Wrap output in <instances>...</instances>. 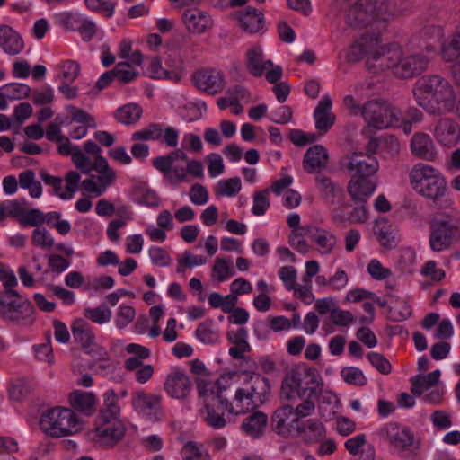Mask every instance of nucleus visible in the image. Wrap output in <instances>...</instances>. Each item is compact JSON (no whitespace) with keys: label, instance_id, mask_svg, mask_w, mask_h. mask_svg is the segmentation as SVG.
I'll use <instances>...</instances> for the list:
<instances>
[{"label":"nucleus","instance_id":"obj_1","mask_svg":"<svg viewBox=\"0 0 460 460\" xmlns=\"http://www.w3.org/2000/svg\"><path fill=\"white\" fill-rule=\"evenodd\" d=\"M412 93L417 104L430 115H445L456 108L455 90L441 75H428L420 77L413 84Z\"/></svg>","mask_w":460,"mask_h":460},{"label":"nucleus","instance_id":"obj_2","mask_svg":"<svg viewBox=\"0 0 460 460\" xmlns=\"http://www.w3.org/2000/svg\"><path fill=\"white\" fill-rule=\"evenodd\" d=\"M241 375L244 376V382L243 386L236 389L233 402L217 395L218 402L229 414L239 415L252 411L263 405L270 394L267 377L250 371H243Z\"/></svg>","mask_w":460,"mask_h":460},{"label":"nucleus","instance_id":"obj_3","mask_svg":"<svg viewBox=\"0 0 460 460\" xmlns=\"http://www.w3.org/2000/svg\"><path fill=\"white\" fill-rule=\"evenodd\" d=\"M396 15L390 3L377 0H349L345 10V22L352 28L369 25L381 30Z\"/></svg>","mask_w":460,"mask_h":460},{"label":"nucleus","instance_id":"obj_4","mask_svg":"<svg viewBox=\"0 0 460 460\" xmlns=\"http://www.w3.org/2000/svg\"><path fill=\"white\" fill-rule=\"evenodd\" d=\"M377 69H390L393 75L402 79H410L428 69L429 59L422 53H404L395 44L386 46L383 53L375 56Z\"/></svg>","mask_w":460,"mask_h":460},{"label":"nucleus","instance_id":"obj_5","mask_svg":"<svg viewBox=\"0 0 460 460\" xmlns=\"http://www.w3.org/2000/svg\"><path fill=\"white\" fill-rule=\"evenodd\" d=\"M119 413L116 394L110 389L104 394V402L96 420L94 439L97 442L112 447L122 439L125 427L119 420Z\"/></svg>","mask_w":460,"mask_h":460},{"label":"nucleus","instance_id":"obj_6","mask_svg":"<svg viewBox=\"0 0 460 460\" xmlns=\"http://www.w3.org/2000/svg\"><path fill=\"white\" fill-rule=\"evenodd\" d=\"M319 390L315 386H304L301 374L297 371L290 373V376L284 382L281 395L288 400L301 399L294 410L296 418L301 420L311 416L315 410V399Z\"/></svg>","mask_w":460,"mask_h":460},{"label":"nucleus","instance_id":"obj_7","mask_svg":"<svg viewBox=\"0 0 460 460\" xmlns=\"http://www.w3.org/2000/svg\"><path fill=\"white\" fill-rule=\"evenodd\" d=\"M40 427L48 436L61 438L79 431L81 423L71 409L56 407L41 415Z\"/></svg>","mask_w":460,"mask_h":460},{"label":"nucleus","instance_id":"obj_8","mask_svg":"<svg viewBox=\"0 0 460 460\" xmlns=\"http://www.w3.org/2000/svg\"><path fill=\"white\" fill-rule=\"evenodd\" d=\"M34 306L21 297L16 290L0 293V317L18 325H31L34 322Z\"/></svg>","mask_w":460,"mask_h":460},{"label":"nucleus","instance_id":"obj_9","mask_svg":"<svg viewBox=\"0 0 460 460\" xmlns=\"http://www.w3.org/2000/svg\"><path fill=\"white\" fill-rule=\"evenodd\" d=\"M383 440L388 441L402 457L413 456L420 449V441L407 428L389 422L376 431Z\"/></svg>","mask_w":460,"mask_h":460},{"label":"nucleus","instance_id":"obj_10","mask_svg":"<svg viewBox=\"0 0 460 460\" xmlns=\"http://www.w3.org/2000/svg\"><path fill=\"white\" fill-rule=\"evenodd\" d=\"M459 240V227L449 216L430 221L429 243L433 252L448 251Z\"/></svg>","mask_w":460,"mask_h":460},{"label":"nucleus","instance_id":"obj_11","mask_svg":"<svg viewBox=\"0 0 460 460\" xmlns=\"http://www.w3.org/2000/svg\"><path fill=\"white\" fill-rule=\"evenodd\" d=\"M361 116L367 124L377 129L396 126L401 111L382 100H371L363 104Z\"/></svg>","mask_w":460,"mask_h":460},{"label":"nucleus","instance_id":"obj_12","mask_svg":"<svg viewBox=\"0 0 460 460\" xmlns=\"http://www.w3.org/2000/svg\"><path fill=\"white\" fill-rule=\"evenodd\" d=\"M386 46L380 45L379 34L374 33L371 36L364 35L354 44L351 45L348 50L346 58L349 62H357L363 57H367V66L369 69L375 70V72L380 71L375 65L377 64L376 60V54L383 53V49Z\"/></svg>","mask_w":460,"mask_h":460},{"label":"nucleus","instance_id":"obj_13","mask_svg":"<svg viewBox=\"0 0 460 460\" xmlns=\"http://www.w3.org/2000/svg\"><path fill=\"white\" fill-rule=\"evenodd\" d=\"M98 174H91L82 181V188L94 197L102 196L116 181V172L112 169L105 157H100L95 163Z\"/></svg>","mask_w":460,"mask_h":460},{"label":"nucleus","instance_id":"obj_14","mask_svg":"<svg viewBox=\"0 0 460 460\" xmlns=\"http://www.w3.org/2000/svg\"><path fill=\"white\" fill-rule=\"evenodd\" d=\"M75 341H78L86 354L98 359H104L107 353L94 342V334L90 324L84 319H75L71 325Z\"/></svg>","mask_w":460,"mask_h":460},{"label":"nucleus","instance_id":"obj_15","mask_svg":"<svg viewBox=\"0 0 460 460\" xmlns=\"http://www.w3.org/2000/svg\"><path fill=\"white\" fill-rule=\"evenodd\" d=\"M192 81L199 90L210 95L221 93L226 84L223 73L216 68H205L195 72Z\"/></svg>","mask_w":460,"mask_h":460},{"label":"nucleus","instance_id":"obj_16","mask_svg":"<svg viewBox=\"0 0 460 460\" xmlns=\"http://www.w3.org/2000/svg\"><path fill=\"white\" fill-rule=\"evenodd\" d=\"M164 389L170 397L183 400L190 394L192 384L184 370L175 368L167 375Z\"/></svg>","mask_w":460,"mask_h":460},{"label":"nucleus","instance_id":"obj_17","mask_svg":"<svg viewBox=\"0 0 460 460\" xmlns=\"http://www.w3.org/2000/svg\"><path fill=\"white\" fill-rule=\"evenodd\" d=\"M295 436L299 437L305 444L312 445L321 442L326 435V429L323 423L314 418L298 420L294 422Z\"/></svg>","mask_w":460,"mask_h":460},{"label":"nucleus","instance_id":"obj_18","mask_svg":"<svg viewBox=\"0 0 460 460\" xmlns=\"http://www.w3.org/2000/svg\"><path fill=\"white\" fill-rule=\"evenodd\" d=\"M373 231L380 245L386 250L397 247L400 234L397 226L386 217H378L374 224Z\"/></svg>","mask_w":460,"mask_h":460},{"label":"nucleus","instance_id":"obj_19","mask_svg":"<svg viewBox=\"0 0 460 460\" xmlns=\"http://www.w3.org/2000/svg\"><path fill=\"white\" fill-rule=\"evenodd\" d=\"M433 135L441 146L453 147L460 140V126L452 119L443 118L434 125Z\"/></svg>","mask_w":460,"mask_h":460},{"label":"nucleus","instance_id":"obj_20","mask_svg":"<svg viewBox=\"0 0 460 460\" xmlns=\"http://www.w3.org/2000/svg\"><path fill=\"white\" fill-rule=\"evenodd\" d=\"M377 159L371 154L353 153L349 158L347 168L352 172L351 176L371 177L378 170Z\"/></svg>","mask_w":460,"mask_h":460},{"label":"nucleus","instance_id":"obj_21","mask_svg":"<svg viewBox=\"0 0 460 460\" xmlns=\"http://www.w3.org/2000/svg\"><path fill=\"white\" fill-rule=\"evenodd\" d=\"M182 22L187 31L193 34H203L213 27V20L210 15L198 8L186 9L181 15Z\"/></svg>","mask_w":460,"mask_h":460},{"label":"nucleus","instance_id":"obj_22","mask_svg":"<svg viewBox=\"0 0 460 460\" xmlns=\"http://www.w3.org/2000/svg\"><path fill=\"white\" fill-rule=\"evenodd\" d=\"M328 162L327 149L322 145H314L305 154L303 167L308 173H318L327 167Z\"/></svg>","mask_w":460,"mask_h":460},{"label":"nucleus","instance_id":"obj_23","mask_svg":"<svg viewBox=\"0 0 460 460\" xmlns=\"http://www.w3.org/2000/svg\"><path fill=\"white\" fill-rule=\"evenodd\" d=\"M293 414L294 409L290 405H284L279 407L274 411L271 417V421L273 429L277 434L284 437L295 436L294 422L296 421V417L293 418L290 421H288Z\"/></svg>","mask_w":460,"mask_h":460},{"label":"nucleus","instance_id":"obj_24","mask_svg":"<svg viewBox=\"0 0 460 460\" xmlns=\"http://www.w3.org/2000/svg\"><path fill=\"white\" fill-rule=\"evenodd\" d=\"M376 190V184L370 177L351 176L348 183V192L357 203H366Z\"/></svg>","mask_w":460,"mask_h":460},{"label":"nucleus","instance_id":"obj_25","mask_svg":"<svg viewBox=\"0 0 460 460\" xmlns=\"http://www.w3.org/2000/svg\"><path fill=\"white\" fill-rule=\"evenodd\" d=\"M410 147L414 155L423 160L435 161L438 156L435 144L430 136L426 133L414 134Z\"/></svg>","mask_w":460,"mask_h":460},{"label":"nucleus","instance_id":"obj_26","mask_svg":"<svg viewBox=\"0 0 460 460\" xmlns=\"http://www.w3.org/2000/svg\"><path fill=\"white\" fill-rule=\"evenodd\" d=\"M332 99L329 95H324L319 101L314 112L315 128L325 134L335 122V115L332 112Z\"/></svg>","mask_w":460,"mask_h":460},{"label":"nucleus","instance_id":"obj_27","mask_svg":"<svg viewBox=\"0 0 460 460\" xmlns=\"http://www.w3.org/2000/svg\"><path fill=\"white\" fill-rule=\"evenodd\" d=\"M268 416L262 411H254L244 418L240 425L241 431L247 437L261 438L266 430Z\"/></svg>","mask_w":460,"mask_h":460},{"label":"nucleus","instance_id":"obj_28","mask_svg":"<svg viewBox=\"0 0 460 460\" xmlns=\"http://www.w3.org/2000/svg\"><path fill=\"white\" fill-rule=\"evenodd\" d=\"M132 406L138 413L151 416L159 411L161 396L137 391L132 396Z\"/></svg>","mask_w":460,"mask_h":460},{"label":"nucleus","instance_id":"obj_29","mask_svg":"<svg viewBox=\"0 0 460 460\" xmlns=\"http://www.w3.org/2000/svg\"><path fill=\"white\" fill-rule=\"evenodd\" d=\"M234 17L240 27L250 33L259 32L263 28V14L256 9L246 7L244 10L236 12Z\"/></svg>","mask_w":460,"mask_h":460},{"label":"nucleus","instance_id":"obj_30","mask_svg":"<svg viewBox=\"0 0 460 460\" xmlns=\"http://www.w3.org/2000/svg\"><path fill=\"white\" fill-rule=\"evenodd\" d=\"M0 47L8 55L19 54L24 47L22 37L10 26H0Z\"/></svg>","mask_w":460,"mask_h":460},{"label":"nucleus","instance_id":"obj_31","mask_svg":"<svg viewBox=\"0 0 460 460\" xmlns=\"http://www.w3.org/2000/svg\"><path fill=\"white\" fill-rule=\"evenodd\" d=\"M310 238L322 255L332 253L337 243L334 234L323 228L312 226Z\"/></svg>","mask_w":460,"mask_h":460},{"label":"nucleus","instance_id":"obj_32","mask_svg":"<svg viewBox=\"0 0 460 460\" xmlns=\"http://www.w3.org/2000/svg\"><path fill=\"white\" fill-rule=\"evenodd\" d=\"M270 60H264L262 50L258 47H252L246 53V68L255 77H260L264 71L272 67Z\"/></svg>","mask_w":460,"mask_h":460},{"label":"nucleus","instance_id":"obj_33","mask_svg":"<svg viewBox=\"0 0 460 460\" xmlns=\"http://www.w3.org/2000/svg\"><path fill=\"white\" fill-rule=\"evenodd\" d=\"M439 172L438 170L430 165L421 163L417 164L410 172L411 185L414 190L419 191L430 179Z\"/></svg>","mask_w":460,"mask_h":460},{"label":"nucleus","instance_id":"obj_34","mask_svg":"<svg viewBox=\"0 0 460 460\" xmlns=\"http://www.w3.org/2000/svg\"><path fill=\"white\" fill-rule=\"evenodd\" d=\"M70 402L75 410L89 416L95 410L96 398L92 392L75 391L70 395Z\"/></svg>","mask_w":460,"mask_h":460},{"label":"nucleus","instance_id":"obj_35","mask_svg":"<svg viewBox=\"0 0 460 460\" xmlns=\"http://www.w3.org/2000/svg\"><path fill=\"white\" fill-rule=\"evenodd\" d=\"M224 411H226L219 402H213L212 404L206 402L204 421L215 429H223L227 424V420L224 417Z\"/></svg>","mask_w":460,"mask_h":460},{"label":"nucleus","instance_id":"obj_36","mask_svg":"<svg viewBox=\"0 0 460 460\" xmlns=\"http://www.w3.org/2000/svg\"><path fill=\"white\" fill-rule=\"evenodd\" d=\"M440 377V371L434 370L428 375H417L411 378V392L417 396H420L425 391L438 384Z\"/></svg>","mask_w":460,"mask_h":460},{"label":"nucleus","instance_id":"obj_37","mask_svg":"<svg viewBox=\"0 0 460 460\" xmlns=\"http://www.w3.org/2000/svg\"><path fill=\"white\" fill-rule=\"evenodd\" d=\"M446 190V180L439 172L417 192L427 199L436 200L444 196Z\"/></svg>","mask_w":460,"mask_h":460},{"label":"nucleus","instance_id":"obj_38","mask_svg":"<svg viewBox=\"0 0 460 460\" xmlns=\"http://www.w3.org/2000/svg\"><path fill=\"white\" fill-rule=\"evenodd\" d=\"M142 112L143 110L138 104L128 103L116 110L114 118L121 124L132 125L139 120Z\"/></svg>","mask_w":460,"mask_h":460},{"label":"nucleus","instance_id":"obj_39","mask_svg":"<svg viewBox=\"0 0 460 460\" xmlns=\"http://www.w3.org/2000/svg\"><path fill=\"white\" fill-rule=\"evenodd\" d=\"M195 335L205 344H216L220 341V332L211 319L200 323L196 329Z\"/></svg>","mask_w":460,"mask_h":460},{"label":"nucleus","instance_id":"obj_40","mask_svg":"<svg viewBox=\"0 0 460 460\" xmlns=\"http://www.w3.org/2000/svg\"><path fill=\"white\" fill-rule=\"evenodd\" d=\"M316 186L321 192L322 196L331 200L334 201V199L342 194V188L334 183L329 177L325 175H318L315 178Z\"/></svg>","mask_w":460,"mask_h":460},{"label":"nucleus","instance_id":"obj_41","mask_svg":"<svg viewBox=\"0 0 460 460\" xmlns=\"http://www.w3.org/2000/svg\"><path fill=\"white\" fill-rule=\"evenodd\" d=\"M163 124L150 123L146 127L132 133L131 140L138 141H158L162 138Z\"/></svg>","mask_w":460,"mask_h":460},{"label":"nucleus","instance_id":"obj_42","mask_svg":"<svg viewBox=\"0 0 460 460\" xmlns=\"http://www.w3.org/2000/svg\"><path fill=\"white\" fill-rule=\"evenodd\" d=\"M312 232V226H303L299 229L292 230L289 235V244L298 252L306 253L310 250V245L305 239V235L310 236Z\"/></svg>","mask_w":460,"mask_h":460},{"label":"nucleus","instance_id":"obj_43","mask_svg":"<svg viewBox=\"0 0 460 460\" xmlns=\"http://www.w3.org/2000/svg\"><path fill=\"white\" fill-rule=\"evenodd\" d=\"M181 455L183 460H211L208 450L195 441L186 442L181 450Z\"/></svg>","mask_w":460,"mask_h":460},{"label":"nucleus","instance_id":"obj_44","mask_svg":"<svg viewBox=\"0 0 460 460\" xmlns=\"http://www.w3.org/2000/svg\"><path fill=\"white\" fill-rule=\"evenodd\" d=\"M390 303L389 314L393 321L401 322L411 316V308L404 299L391 296Z\"/></svg>","mask_w":460,"mask_h":460},{"label":"nucleus","instance_id":"obj_45","mask_svg":"<svg viewBox=\"0 0 460 460\" xmlns=\"http://www.w3.org/2000/svg\"><path fill=\"white\" fill-rule=\"evenodd\" d=\"M235 274L231 259L217 258L212 268V278L223 282Z\"/></svg>","mask_w":460,"mask_h":460},{"label":"nucleus","instance_id":"obj_46","mask_svg":"<svg viewBox=\"0 0 460 460\" xmlns=\"http://www.w3.org/2000/svg\"><path fill=\"white\" fill-rule=\"evenodd\" d=\"M241 180L238 177L219 181L215 187L217 197H234L241 190Z\"/></svg>","mask_w":460,"mask_h":460},{"label":"nucleus","instance_id":"obj_47","mask_svg":"<svg viewBox=\"0 0 460 460\" xmlns=\"http://www.w3.org/2000/svg\"><path fill=\"white\" fill-rule=\"evenodd\" d=\"M33 389L34 385L32 382L25 379H19L11 385L9 389L10 397L15 401H21L27 397Z\"/></svg>","mask_w":460,"mask_h":460},{"label":"nucleus","instance_id":"obj_48","mask_svg":"<svg viewBox=\"0 0 460 460\" xmlns=\"http://www.w3.org/2000/svg\"><path fill=\"white\" fill-rule=\"evenodd\" d=\"M84 315L93 323L103 324L110 322L111 311L104 305H100L95 308L86 307L84 310Z\"/></svg>","mask_w":460,"mask_h":460},{"label":"nucleus","instance_id":"obj_49","mask_svg":"<svg viewBox=\"0 0 460 460\" xmlns=\"http://www.w3.org/2000/svg\"><path fill=\"white\" fill-rule=\"evenodd\" d=\"M115 77L122 84H128L137 79L139 72L129 66V62H119L113 68Z\"/></svg>","mask_w":460,"mask_h":460},{"label":"nucleus","instance_id":"obj_50","mask_svg":"<svg viewBox=\"0 0 460 460\" xmlns=\"http://www.w3.org/2000/svg\"><path fill=\"white\" fill-rule=\"evenodd\" d=\"M46 221V217L43 212L37 208H31L22 213V217H19V222L23 226H36L40 227Z\"/></svg>","mask_w":460,"mask_h":460},{"label":"nucleus","instance_id":"obj_51","mask_svg":"<svg viewBox=\"0 0 460 460\" xmlns=\"http://www.w3.org/2000/svg\"><path fill=\"white\" fill-rule=\"evenodd\" d=\"M31 243L43 250L49 249L54 244V239L44 227H37L31 235Z\"/></svg>","mask_w":460,"mask_h":460},{"label":"nucleus","instance_id":"obj_52","mask_svg":"<svg viewBox=\"0 0 460 460\" xmlns=\"http://www.w3.org/2000/svg\"><path fill=\"white\" fill-rule=\"evenodd\" d=\"M343 380L349 384L358 386H363L367 384V378L363 372L355 367H346L341 372Z\"/></svg>","mask_w":460,"mask_h":460},{"label":"nucleus","instance_id":"obj_53","mask_svg":"<svg viewBox=\"0 0 460 460\" xmlns=\"http://www.w3.org/2000/svg\"><path fill=\"white\" fill-rule=\"evenodd\" d=\"M269 190L256 191L253 195L252 212L254 216H262L270 207Z\"/></svg>","mask_w":460,"mask_h":460},{"label":"nucleus","instance_id":"obj_54","mask_svg":"<svg viewBox=\"0 0 460 460\" xmlns=\"http://www.w3.org/2000/svg\"><path fill=\"white\" fill-rule=\"evenodd\" d=\"M72 161L83 173H89L95 170V161L93 162L80 148L75 149Z\"/></svg>","mask_w":460,"mask_h":460},{"label":"nucleus","instance_id":"obj_55","mask_svg":"<svg viewBox=\"0 0 460 460\" xmlns=\"http://www.w3.org/2000/svg\"><path fill=\"white\" fill-rule=\"evenodd\" d=\"M148 252L154 265L166 267L172 263V258L169 252L162 247L152 246Z\"/></svg>","mask_w":460,"mask_h":460},{"label":"nucleus","instance_id":"obj_56","mask_svg":"<svg viewBox=\"0 0 460 460\" xmlns=\"http://www.w3.org/2000/svg\"><path fill=\"white\" fill-rule=\"evenodd\" d=\"M135 309L130 305H120L116 314L115 323L119 329L128 326L135 318Z\"/></svg>","mask_w":460,"mask_h":460},{"label":"nucleus","instance_id":"obj_57","mask_svg":"<svg viewBox=\"0 0 460 460\" xmlns=\"http://www.w3.org/2000/svg\"><path fill=\"white\" fill-rule=\"evenodd\" d=\"M209 176L215 178L224 172L225 165L222 156L217 153H211L207 156Z\"/></svg>","mask_w":460,"mask_h":460},{"label":"nucleus","instance_id":"obj_58","mask_svg":"<svg viewBox=\"0 0 460 460\" xmlns=\"http://www.w3.org/2000/svg\"><path fill=\"white\" fill-rule=\"evenodd\" d=\"M137 202L147 207H157L159 206L160 199L155 191L142 188L137 191Z\"/></svg>","mask_w":460,"mask_h":460},{"label":"nucleus","instance_id":"obj_59","mask_svg":"<svg viewBox=\"0 0 460 460\" xmlns=\"http://www.w3.org/2000/svg\"><path fill=\"white\" fill-rule=\"evenodd\" d=\"M460 56V37L453 38L447 45L442 49V58L446 62L459 60Z\"/></svg>","mask_w":460,"mask_h":460},{"label":"nucleus","instance_id":"obj_60","mask_svg":"<svg viewBox=\"0 0 460 460\" xmlns=\"http://www.w3.org/2000/svg\"><path fill=\"white\" fill-rule=\"evenodd\" d=\"M60 77L66 82H74L80 73V65L76 61L66 60L61 66Z\"/></svg>","mask_w":460,"mask_h":460},{"label":"nucleus","instance_id":"obj_61","mask_svg":"<svg viewBox=\"0 0 460 460\" xmlns=\"http://www.w3.org/2000/svg\"><path fill=\"white\" fill-rule=\"evenodd\" d=\"M367 358L371 365L381 374L387 375L392 370L390 362L380 353L369 352Z\"/></svg>","mask_w":460,"mask_h":460},{"label":"nucleus","instance_id":"obj_62","mask_svg":"<svg viewBox=\"0 0 460 460\" xmlns=\"http://www.w3.org/2000/svg\"><path fill=\"white\" fill-rule=\"evenodd\" d=\"M416 262V252L411 247L402 248L400 252L398 263L402 270L411 271L412 267Z\"/></svg>","mask_w":460,"mask_h":460},{"label":"nucleus","instance_id":"obj_63","mask_svg":"<svg viewBox=\"0 0 460 460\" xmlns=\"http://www.w3.org/2000/svg\"><path fill=\"white\" fill-rule=\"evenodd\" d=\"M165 181L172 186H177L181 182L189 181V178L187 175L186 167L183 166H172L170 172H168Z\"/></svg>","mask_w":460,"mask_h":460},{"label":"nucleus","instance_id":"obj_64","mask_svg":"<svg viewBox=\"0 0 460 460\" xmlns=\"http://www.w3.org/2000/svg\"><path fill=\"white\" fill-rule=\"evenodd\" d=\"M7 96L10 99H22L27 97L31 92V88L24 84L13 83L4 86Z\"/></svg>","mask_w":460,"mask_h":460}]
</instances>
